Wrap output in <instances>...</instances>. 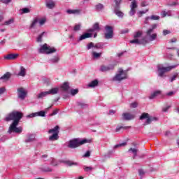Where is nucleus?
Here are the masks:
<instances>
[{"mask_svg": "<svg viewBox=\"0 0 179 179\" xmlns=\"http://www.w3.org/2000/svg\"><path fill=\"white\" fill-rule=\"evenodd\" d=\"M23 117V113L19 111H13L6 115L5 121H13L8 129V134L15 132V134H22L23 129L22 127H17L19 125V121Z\"/></svg>", "mask_w": 179, "mask_h": 179, "instance_id": "1", "label": "nucleus"}, {"mask_svg": "<svg viewBox=\"0 0 179 179\" xmlns=\"http://www.w3.org/2000/svg\"><path fill=\"white\" fill-rule=\"evenodd\" d=\"M90 142V140H87L86 138H74L69 142L68 146L70 149H76V148H79V146H82V145L89 143Z\"/></svg>", "mask_w": 179, "mask_h": 179, "instance_id": "2", "label": "nucleus"}, {"mask_svg": "<svg viewBox=\"0 0 179 179\" xmlns=\"http://www.w3.org/2000/svg\"><path fill=\"white\" fill-rule=\"evenodd\" d=\"M139 120H141V121L143 120H146L143 125H150L152 122L159 121L158 117L150 116L149 115V113H142V115L140 116Z\"/></svg>", "mask_w": 179, "mask_h": 179, "instance_id": "3", "label": "nucleus"}, {"mask_svg": "<svg viewBox=\"0 0 179 179\" xmlns=\"http://www.w3.org/2000/svg\"><path fill=\"white\" fill-rule=\"evenodd\" d=\"M38 52L39 54H54V52H57V49L45 43L38 49Z\"/></svg>", "mask_w": 179, "mask_h": 179, "instance_id": "4", "label": "nucleus"}, {"mask_svg": "<svg viewBox=\"0 0 179 179\" xmlns=\"http://www.w3.org/2000/svg\"><path fill=\"white\" fill-rule=\"evenodd\" d=\"M177 66H178V64L173 65V66H168V67H164V66H160V65L158 66H157L158 76H159V78L166 77V76H164V73H166V72H170V71H171V69H174L175 68H177Z\"/></svg>", "mask_w": 179, "mask_h": 179, "instance_id": "5", "label": "nucleus"}, {"mask_svg": "<svg viewBox=\"0 0 179 179\" xmlns=\"http://www.w3.org/2000/svg\"><path fill=\"white\" fill-rule=\"evenodd\" d=\"M124 79H127V71L122 69H119L112 80L113 82H122Z\"/></svg>", "mask_w": 179, "mask_h": 179, "instance_id": "6", "label": "nucleus"}, {"mask_svg": "<svg viewBox=\"0 0 179 179\" xmlns=\"http://www.w3.org/2000/svg\"><path fill=\"white\" fill-rule=\"evenodd\" d=\"M48 133L49 134H52V135L49 136V141H58V139H59V136H58V134H59V126L57 125L53 129H49Z\"/></svg>", "mask_w": 179, "mask_h": 179, "instance_id": "7", "label": "nucleus"}, {"mask_svg": "<svg viewBox=\"0 0 179 179\" xmlns=\"http://www.w3.org/2000/svg\"><path fill=\"white\" fill-rule=\"evenodd\" d=\"M104 37L106 40H110V38L114 37V30L113 29V27L106 25Z\"/></svg>", "mask_w": 179, "mask_h": 179, "instance_id": "8", "label": "nucleus"}, {"mask_svg": "<svg viewBox=\"0 0 179 179\" xmlns=\"http://www.w3.org/2000/svg\"><path fill=\"white\" fill-rule=\"evenodd\" d=\"M146 37L148 40V43H149V41H155V40H156V38H157V34L155 33V31H152V29H148L146 31Z\"/></svg>", "mask_w": 179, "mask_h": 179, "instance_id": "9", "label": "nucleus"}, {"mask_svg": "<svg viewBox=\"0 0 179 179\" xmlns=\"http://www.w3.org/2000/svg\"><path fill=\"white\" fill-rule=\"evenodd\" d=\"M17 97L20 99V100H24L26 99V96H27V91L23 87L17 88Z\"/></svg>", "mask_w": 179, "mask_h": 179, "instance_id": "10", "label": "nucleus"}, {"mask_svg": "<svg viewBox=\"0 0 179 179\" xmlns=\"http://www.w3.org/2000/svg\"><path fill=\"white\" fill-rule=\"evenodd\" d=\"M125 145H127V143H122L115 145V146H113V150H109V151L105 155V157H108V158L111 157V156H112L113 154L114 153V150L118 149V148H122V146H125Z\"/></svg>", "mask_w": 179, "mask_h": 179, "instance_id": "11", "label": "nucleus"}, {"mask_svg": "<svg viewBox=\"0 0 179 179\" xmlns=\"http://www.w3.org/2000/svg\"><path fill=\"white\" fill-rule=\"evenodd\" d=\"M131 44H137V45H141L142 44L143 45H145L148 44V39L146 38H143L141 39H138L136 38H134V39L130 41Z\"/></svg>", "mask_w": 179, "mask_h": 179, "instance_id": "12", "label": "nucleus"}, {"mask_svg": "<svg viewBox=\"0 0 179 179\" xmlns=\"http://www.w3.org/2000/svg\"><path fill=\"white\" fill-rule=\"evenodd\" d=\"M122 119L124 121H132V120H135V115L131 113H124L122 115Z\"/></svg>", "mask_w": 179, "mask_h": 179, "instance_id": "13", "label": "nucleus"}, {"mask_svg": "<svg viewBox=\"0 0 179 179\" xmlns=\"http://www.w3.org/2000/svg\"><path fill=\"white\" fill-rule=\"evenodd\" d=\"M115 68V64L101 65L100 67L101 72H110V71H114Z\"/></svg>", "mask_w": 179, "mask_h": 179, "instance_id": "14", "label": "nucleus"}, {"mask_svg": "<svg viewBox=\"0 0 179 179\" xmlns=\"http://www.w3.org/2000/svg\"><path fill=\"white\" fill-rule=\"evenodd\" d=\"M136 8H138V3L136 2V0H133L130 6V11H129L130 16H134V15L136 13Z\"/></svg>", "mask_w": 179, "mask_h": 179, "instance_id": "15", "label": "nucleus"}, {"mask_svg": "<svg viewBox=\"0 0 179 179\" xmlns=\"http://www.w3.org/2000/svg\"><path fill=\"white\" fill-rule=\"evenodd\" d=\"M34 141H36V136H34V134H28L26 135L24 140L25 143H32Z\"/></svg>", "mask_w": 179, "mask_h": 179, "instance_id": "16", "label": "nucleus"}, {"mask_svg": "<svg viewBox=\"0 0 179 179\" xmlns=\"http://www.w3.org/2000/svg\"><path fill=\"white\" fill-rule=\"evenodd\" d=\"M40 171L42 173H52V169L48 165H42L39 167Z\"/></svg>", "mask_w": 179, "mask_h": 179, "instance_id": "17", "label": "nucleus"}, {"mask_svg": "<svg viewBox=\"0 0 179 179\" xmlns=\"http://www.w3.org/2000/svg\"><path fill=\"white\" fill-rule=\"evenodd\" d=\"M92 34L90 33H85L83 35L80 36L78 38L77 41L80 43V41H83V40H86V38H90L92 37Z\"/></svg>", "mask_w": 179, "mask_h": 179, "instance_id": "18", "label": "nucleus"}, {"mask_svg": "<svg viewBox=\"0 0 179 179\" xmlns=\"http://www.w3.org/2000/svg\"><path fill=\"white\" fill-rule=\"evenodd\" d=\"M68 15H80L82 13V10L80 9H69L66 10Z\"/></svg>", "mask_w": 179, "mask_h": 179, "instance_id": "19", "label": "nucleus"}, {"mask_svg": "<svg viewBox=\"0 0 179 179\" xmlns=\"http://www.w3.org/2000/svg\"><path fill=\"white\" fill-rule=\"evenodd\" d=\"M45 6L48 9H54L55 8V2L52 0H46Z\"/></svg>", "mask_w": 179, "mask_h": 179, "instance_id": "20", "label": "nucleus"}, {"mask_svg": "<svg viewBox=\"0 0 179 179\" xmlns=\"http://www.w3.org/2000/svg\"><path fill=\"white\" fill-rule=\"evenodd\" d=\"M61 59V57L59 56V55H56L52 57V58L50 59L49 62L50 64H58Z\"/></svg>", "mask_w": 179, "mask_h": 179, "instance_id": "21", "label": "nucleus"}, {"mask_svg": "<svg viewBox=\"0 0 179 179\" xmlns=\"http://www.w3.org/2000/svg\"><path fill=\"white\" fill-rule=\"evenodd\" d=\"M19 57V54L15 53V54H8L6 56H4V59L7 60H12V59H16Z\"/></svg>", "mask_w": 179, "mask_h": 179, "instance_id": "22", "label": "nucleus"}, {"mask_svg": "<svg viewBox=\"0 0 179 179\" xmlns=\"http://www.w3.org/2000/svg\"><path fill=\"white\" fill-rule=\"evenodd\" d=\"M88 31L90 33H93L94 31H100V26H99V23L98 22L95 23L93 25L92 28L88 29Z\"/></svg>", "mask_w": 179, "mask_h": 179, "instance_id": "23", "label": "nucleus"}, {"mask_svg": "<svg viewBox=\"0 0 179 179\" xmlns=\"http://www.w3.org/2000/svg\"><path fill=\"white\" fill-rule=\"evenodd\" d=\"M159 19H160V17L157 15H152L151 17H145L144 23H145V24H148V23H149V20H159Z\"/></svg>", "mask_w": 179, "mask_h": 179, "instance_id": "24", "label": "nucleus"}, {"mask_svg": "<svg viewBox=\"0 0 179 179\" xmlns=\"http://www.w3.org/2000/svg\"><path fill=\"white\" fill-rule=\"evenodd\" d=\"M52 107V106H49L45 109V111L44 110H41L39 112H36V117H45V113L50 110Z\"/></svg>", "mask_w": 179, "mask_h": 179, "instance_id": "25", "label": "nucleus"}, {"mask_svg": "<svg viewBox=\"0 0 179 179\" xmlns=\"http://www.w3.org/2000/svg\"><path fill=\"white\" fill-rule=\"evenodd\" d=\"M10 76H12V74H10L9 72H7L0 78V80L6 82L8 79H10Z\"/></svg>", "mask_w": 179, "mask_h": 179, "instance_id": "26", "label": "nucleus"}, {"mask_svg": "<svg viewBox=\"0 0 179 179\" xmlns=\"http://www.w3.org/2000/svg\"><path fill=\"white\" fill-rule=\"evenodd\" d=\"M161 93H162V91L160 90L155 91L150 95L149 96L150 100H153V99H156V97H157V96H159V94H160Z\"/></svg>", "mask_w": 179, "mask_h": 179, "instance_id": "27", "label": "nucleus"}, {"mask_svg": "<svg viewBox=\"0 0 179 179\" xmlns=\"http://www.w3.org/2000/svg\"><path fill=\"white\" fill-rule=\"evenodd\" d=\"M121 8H114L113 13H115L118 17H124V13L120 10Z\"/></svg>", "mask_w": 179, "mask_h": 179, "instance_id": "28", "label": "nucleus"}, {"mask_svg": "<svg viewBox=\"0 0 179 179\" xmlns=\"http://www.w3.org/2000/svg\"><path fill=\"white\" fill-rule=\"evenodd\" d=\"M88 87H96V86H99V80H94L92 81H91L89 84H88Z\"/></svg>", "mask_w": 179, "mask_h": 179, "instance_id": "29", "label": "nucleus"}, {"mask_svg": "<svg viewBox=\"0 0 179 179\" xmlns=\"http://www.w3.org/2000/svg\"><path fill=\"white\" fill-rule=\"evenodd\" d=\"M129 153H133V155H134L133 159H135V157H136V156H138V149L131 148L130 149H129Z\"/></svg>", "mask_w": 179, "mask_h": 179, "instance_id": "30", "label": "nucleus"}, {"mask_svg": "<svg viewBox=\"0 0 179 179\" xmlns=\"http://www.w3.org/2000/svg\"><path fill=\"white\" fill-rule=\"evenodd\" d=\"M64 163L66 166H69V167H72V166H78V163L73 161L66 160V161H64Z\"/></svg>", "mask_w": 179, "mask_h": 179, "instance_id": "31", "label": "nucleus"}, {"mask_svg": "<svg viewBox=\"0 0 179 179\" xmlns=\"http://www.w3.org/2000/svg\"><path fill=\"white\" fill-rule=\"evenodd\" d=\"M38 23V18H35L31 22V24L29 26V29H34V27H36V26H37V24Z\"/></svg>", "mask_w": 179, "mask_h": 179, "instance_id": "32", "label": "nucleus"}, {"mask_svg": "<svg viewBox=\"0 0 179 179\" xmlns=\"http://www.w3.org/2000/svg\"><path fill=\"white\" fill-rule=\"evenodd\" d=\"M59 90V89H58L57 87L52 88L51 90H49L48 91V94H52V95L57 94H58Z\"/></svg>", "mask_w": 179, "mask_h": 179, "instance_id": "33", "label": "nucleus"}, {"mask_svg": "<svg viewBox=\"0 0 179 179\" xmlns=\"http://www.w3.org/2000/svg\"><path fill=\"white\" fill-rule=\"evenodd\" d=\"M18 76H22V78H24V76H26V69H24V67L20 66Z\"/></svg>", "mask_w": 179, "mask_h": 179, "instance_id": "34", "label": "nucleus"}, {"mask_svg": "<svg viewBox=\"0 0 179 179\" xmlns=\"http://www.w3.org/2000/svg\"><path fill=\"white\" fill-rule=\"evenodd\" d=\"M47 96H48V92L45 91V92H42L40 94H38L36 97L37 99H44V97H47Z\"/></svg>", "mask_w": 179, "mask_h": 179, "instance_id": "35", "label": "nucleus"}, {"mask_svg": "<svg viewBox=\"0 0 179 179\" xmlns=\"http://www.w3.org/2000/svg\"><path fill=\"white\" fill-rule=\"evenodd\" d=\"M45 34H47V32L45 31H43L41 34H39L36 38V41L38 43H41V41H43V38L44 37V36H45Z\"/></svg>", "mask_w": 179, "mask_h": 179, "instance_id": "36", "label": "nucleus"}, {"mask_svg": "<svg viewBox=\"0 0 179 179\" xmlns=\"http://www.w3.org/2000/svg\"><path fill=\"white\" fill-rule=\"evenodd\" d=\"M92 57L94 59H99L102 55V52H92Z\"/></svg>", "mask_w": 179, "mask_h": 179, "instance_id": "37", "label": "nucleus"}, {"mask_svg": "<svg viewBox=\"0 0 179 179\" xmlns=\"http://www.w3.org/2000/svg\"><path fill=\"white\" fill-rule=\"evenodd\" d=\"M178 76V73H174L170 78H169V82L171 83H173L174 80L177 79V77Z\"/></svg>", "mask_w": 179, "mask_h": 179, "instance_id": "38", "label": "nucleus"}, {"mask_svg": "<svg viewBox=\"0 0 179 179\" xmlns=\"http://www.w3.org/2000/svg\"><path fill=\"white\" fill-rule=\"evenodd\" d=\"M114 8H121V3H122V0H114Z\"/></svg>", "mask_w": 179, "mask_h": 179, "instance_id": "39", "label": "nucleus"}, {"mask_svg": "<svg viewBox=\"0 0 179 179\" xmlns=\"http://www.w3.org/2000/svg\"><path fill=\"white\" fill-rule=\"evenodd\" d=\"M62 89L64 90V92H68L69 90V83H64L62 85Z\"/></svg>", "mask_w": 179, "mask_h": 179, "instance_id": "40", "label": "nucleus"}, {"mask_svg": "<svg viewBox=\"0 0 179 179\" xmlns=\"http://www.w3.org/2000/svg\"><path fill=\"white\" fill-rule=\"evenodd\" d=\"M95 9L98 12H100L101 10H103V9H104V6L101 3H98L95 6Z\"/></svg>", "mask_w": 179, "mask_h": 179, "instance_id": "41", "label": "nucleus"}, {"mask_svg": "<svg viewBox=\"0 0 179 179\" xmlns=\"http://www.w3.org/2000/svg\"><path fill=\"white\" fill-rule=\"evenodd\" d=\"M77 106L80 107V108H87V104L82 102V101H78L77 102Z\"/></svg>", "mask_w": 179, "mask_h": 179, "instance_id": "42", "label": "nucleus"}, {"mask_svg": "<svg viewBox=\"0 0 179 179\" xmlns=\"http://www.w3.org/2000/svg\"><path fill=\"white\" fill-rule=\"evenodd\" d=\"M50 164L53 167H55V166H58V164H59V162H58V161H57V159H55L54 158H51Z\"/></svg>", "mask_w": 179, "mask_h": 179, "instance_id": "43", "label": "nucleus"}, {"mask_svg": "<svg viewBox=\"0 0 179 179\" xmlns=\"http://www.w3.org/2000/svg\"><path fill=\"white\" fill-rule=\"evenodd\" d=\"M129 128H131V126H127V127L120 126V127H117L116 128L115 131L120 132V131H121V129H129Z\"/></svg>", "mask_w": 179, "mask_h": 179, "instance_id": "44", "label": "nucleus"}, {"mask_svg": "<svg viewBox=\"0 0 179 179\" xmlns=\"http://www.w3.org/2000/svg\"><path fill=\"white\" fill-rule=\"evenodd\" d=\"M162 16L163 17H166V16H171V10L166 11H162Z\"/></svg>", "mask_w": 179, "mask_h": 179, "instance_id": "45", "label": "nucleus"}, {"mask_svg": "<svg viewBox=\"0 0 179 179\" xmlns=\"http://www.w3.org/2000/svg\"><path fill=\"white\" fill-rule=\"evenodd\" d=\"M148 12H149V9H146L145 10H140L137 13V15H138V17H141V16H142V15H145V13H148Z\"/></svg>", "mask_w": 179, "mask_h": 179, "instance_id": "46", "label": "nucleus"}, {"mask_svg": "<svg viewBox=\"0 0 179 179\" xmlns=\"http://www.w3.org/2000/svg\"><path fill=\"white\" fill-rule=\"evenodd\" d=\"M145 174H146V172H145L143 169H138V176H140V178H143Z\"/></svg>", "mask_w": 179, "mask_h": 179, "instance_id": "47", "label": "nucleus"}, {"mask_svg": "<svg viewBox=\"0 0 179 179\" xmlns=\"http://www.w3.org/2000/svg\"><path fill=\"white\" fill-rule=\"evenodd\" d=\"M142 36V31H138L134 34V38H139V37H141Z\"/></svg>", "mask_w": 179, "mask_h": 179, "instance_id": "48", "label": "nucleus"}, {"mask_svg": "<svg viewBox=\"0 0 179 179\" xmlns=\"http://www.w3.org/2000/svg\"><path fill=\"white\" fill-rule=\"evenodd\" d=\"M80 27H81V25L80 24H77L74 26L73 27V30L74 31H79V30H80Z\"/></svg>", "mask_w": 179, "mask_h": 179, "instance_id": "49", "label": "nucleus"}, {"mask_svg": "<svg viewBox=\"0 0 179 179\" xmlns=\"http://www.w3.org/2000/svg\"><path fill=\"white\" fill-rule=\"evenodd\" d=\"M78 93H79V90L78 89L71 90V96H75V94H78Z\"/></svg>", "mask_w": 179, "mask_h": 179, "instance_id": "50", "label": "nucleus"}, {"mask_svg": "<svg viewBox=\"0 0 179 179\" xmlns=\"http://www.w3.org/2000/svg\"><path fill=\"white\" fill-rule=\"evenodd\" d=\"M92 48H94V43L90 42L88 45H87V50H90Z\"/></svg>", "mask_w": 179, "mask_h": 179, "instance_id": "51", "label": "nucleus"}, {"mask_svg": "<svg viewBox=\"0 0 179 179\" xmlns=\"http://www.w3.org/2000/svg\"><path fill=\"white\" fill-rule=\"evenodd\" d=\"M103 47V45L101 43L94 44L95 50H100Z\"/></svg>", "mask_w": 179, "mask_h": 179, "instance_id": "52", "label": "nucleus"}, {"mask_svg": "<svg viewBox=\"0 0 179 179\" xmlns=\"http://www.w3.org/2000/svg\"><path fill=\"white\" fill-rule=\"evenodd\" d=\"M13 19H10L4 22L5 26H9V24H12L13 23Z\"/></svg>", "mask_w": 179, "mask_h": 179, "instance_id": "53", "label": "nucleus"}, {"mask_svg": "<svg viewBox=\"0 0 179 179\" xmlns=\"http://www.w3.org/2000/svg\"><path fill=\"white\" fill-rule=\"evenodd\" d=\"M84 171L88 172V171H92L93 170V167L92 166H84Z\"/></svg>", "mask_w": 179, "mask_h": 179, "instance_id": "54", "label": "nucleus"}, {"mask_svg": "<svg viewBox=\"0 0 179 179\" xmlns=\"http://www.w3.org/2000/svg\"><path fill=\"white\" fill-rule=\"evenodd\" d=\"M34 117H37L36 113H33L27 115V118H34Z\"/></svg>", "mask_w": 179, "mask_h": 179, "instance_id": "55", "label": "nucleus"}, {"mask_svg": "<svg viewBox=\"0 0 179 179\" xmlns=\"http://www.w3.org/2000/svg\"><path fill=\"white\" fill-rule=\"evenodd\" d=\"M130 107L131 108H136L138 107V103L136 102H133L130 104Z\"/></svg>", "mask_w": 179, "mask_h": 179, "instance_id": "56", "label": "nucleus"}, {"mask_svg": "<svg viewBox=\"0 0 179 179\" xmlns=\"http://www.w3.org/2000/svg\"><path fill=\"white\" fill-rule=\"evenodd\" d=\"M58 111H59L58 109H55L53 110V112L50 115V117H52L54 115H57V114H58Z\"/></svg>", "mask_w": 179, "mask_h": 179, "instance_id": "57", "label": "nucleus"}, {"mask_svg": "<svg viewBox=\"0 0 179 179\" xmlns=\"http://www.w3.org/2000/svg\"><path fill=\"white\" fill-rule=\"evenodd\" d=\"M45 21H46L45 18H42V19H41V20H39V24H40L41 26H43V24H44V23H45Z\"/></svg>", "mask_w": 179, "mask_h": 179, "instance_id": "58", "label": "nucleus"}, {"mask_svg": "<svg viewBox=\"0 0 179 179\" xmlns=\"http://www.w3.org/2000/svg\"><path fill=\"white\" fill-rule=\"evenodd\" d=\"M22 13H30V9L28 8H22Z\"/></svg>", "mask_w": 179, "mask_h": 179, "instance_id": "59", "label": "nucleus"}, {"mask_svg": "<svg viewBox=\"0 0 179 179\" xmlns=\"http://www.w3.org/2000/svg\"><path fill=\"white\" fill-rule=\"evenodd\" d=\"M148 5H149V3H148V1H144L141 3V6H142V8H145V6H148Z\"/></svg>", "mask_w": 179, "mask_h": 179, "instance_id": "60", "label": "nucleus"}, {"mask_svg": "<svg viewBox=\"0 0 179 179\" xmlns=\"http://www.w3.org/2000/svg\"><path fill=\"white\" fill-rule=\"evenodd\" d=\"M170 107H171V106H166V107H165V108H162V111H163L164 113H167V111H169V110L170 109Z\"/></svg>", "mask_w": 179, "mask_h": 179, "instance_id": "61", "label": "nucleus"}, {"mask_svg": "<svg viewBox=\"0 0 179 179\" xmlns=\"http://www.w3.org/2000/svg\"><path fill=\"white\" fill-rule=\"evenodd\" d=\"M170 33H171L170 30L164 29L163 31L164 36H167V34H170Z\"/></svg>", "mask_w": 179, "mask_h": 179, "instance_id": "62", "label": "nucleus"}, {"mask_svg": "<svg viewBox=\"0 0 179 179\" xmlns=\"http://www.w3.org/2000/svg\"><path fill=\"white\" fill-rule=\"evenodd\" d=\"M83 157H90V151H87L83 155Z\"/></svg>", "mask_w": 179, "mask_h": 179, "instance_id": "63", "label": "nucleus"}, {"mask_svg": "<svg viewBox=\"0 0 179 179\" xmlns=\"http://www.w3.org/2000/svg\"><path fill=\"white\" fill-rule=\"evenodd\" d=\"M176 5H177V1H173L168 4L169 6H176Z\"/></svg>", "mask_w": 179, "mask_h": 179, "instance_id": "64", "label": "nucleus"}]
</instances>
